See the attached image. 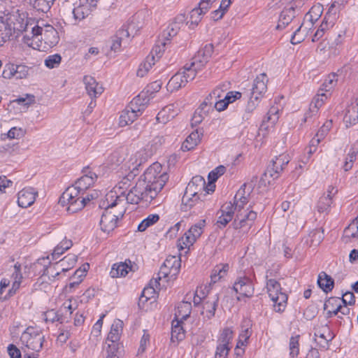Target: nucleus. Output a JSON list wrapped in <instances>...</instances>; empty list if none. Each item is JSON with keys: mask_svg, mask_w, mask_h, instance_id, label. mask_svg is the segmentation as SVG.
<instances>
[{"mask_svg": "<svg viewBox=\"0 0 358 358\" xmlns=\"http://www.w3.org/2000/svg\"><path fill=\"white\" fill-rule=\"evenodd\" d=\"M97 176L94 173L89 172L77 180L73 185L80 192H84L92 185Z\"/></svg>", "mask_w": 358, "mask_h": 358, "instance_id": "26", "label": "nucleus"}, {"mask_svg": "<svg viewBox=\"0 0 358 358\" xmlns=\"http://www.w3.org/2000/svg\"><path fill=\"white\" fill-rule=\"evenodd\" d=\"M250 327L251 325L249 324V322H248L245 326L244 324L242 326L243 330L239 335L240 343H241V345H245L248 339L252 335V330Z\"/></svg>", "mask_w": 358, "mask_h": 358, "instance_id": "56", "label": "nucleus"}, {"mask_svg": "<svg viewBox=\"0 0 358 358\" xmlns=\"http://www.w3.org/2000/svg\"><path fill=\"white\" fill-rule=\"evenodd\" d=\"M56 29L52 26H48L43 32V39L45 43L50 45H55L58 43V35Z\"/></svg>", "mask_w": 358, "mask_h": 358, "instance_id": "38", "label": "nucleus"}, {"mask_svg": "<svg viewBox=\"0 0 358 358\" xmlns=\"http://www.w3.org/2000/svg\"><path fill=\"white\" fill-rule=\"evenodd\" d=\"M346 2H347V0H336L334 3H332L331 5V6L329 8L328 12L327 13L325 17H324V20H322V22L321 23L320 26L319 27V28L317 29V30L316 31V32L315 33V34L313 35V36L312 38L313 42H316L320 38H321L324 36L325 31L328 29L329 24H328V22H327V15L329 13L331 12L332 9L336 6V3L343 4L344 3H346Z\"/></svg>", "mask_w": 358, "mask_h": 358, "instance_id": "24", "label": "nucleus"}, {"mask_svg": "<svg viewBox=\"0 0 358 358\" xmlns=\"http://www.w3.org/2000/svg\"><path fill=\"white\" fill-rule=\"evenodd\" d=\"M358 121V106H351L346 109L344 116V122L346 127H350L355 124Z\"/></svg>", "mask_w": 358, "mask_h": 358, "instance_id": "35", "label": "nucleus"}, {"mask_svg": "<svg viewBox=\"0 0 358 358\" xmlns=\"http://www.w3.org/2000/svg\"><path fill=\"white\" fill-rule=\"evenodd\" d=\"M317 285L325 293H328L333 289L334 280L330 275L322 271L318 275Z\"/></svg>", "mask_w": 358, "mask_h": 358, "instance_id": "31", "label": "nucleus"}, {"mask_svg": "<svg viewBox=\"0 0 358 358\" xmlns=\"http://www.w3.org/2000/svg\"><path fill=\"white\" fill-rule=\"evenodd\" d=\"M332 204V199L328 196H321L317 203V210L323 213L329 210Z\"/></svg>", "mask_w": 358, "mask_h": 358, "instance_id": "53", "label": "nucleus"}, {"mask_svg": "<svg viewBox=\"0 0 358 358\" xmlns=\"http://www.w3.org/2000/svg\"><path fill=\"white\" fill-rule=\"evenodd\" d=\"M162 167L160 163L156 162L152 163L144 172V173L139 178L142 181L149 185L150 189H155L157 185V194L162 189L163 187L168 180V176L166 173H161Z\"/></svg>", "mask_w": 358, "mask_h": 358, "instance_id": "3", "label": "nucleus"}, {"mask_svg": "<svg viewBox=\"0 0 358 358\" xmlns=\"http://www.w3.org/2000/svg\"><path fill=\"white\" fill-rule=\"evenodd\" d=\"M138 15H134L131 19L129 21L127 28L124 27L119 29L120 31H127L128 32V38L130 36V35H134L136 34L138 31L141 27V26H138L136 22L138 20Z\"/></svg>", "mask_w": 358, "mask_h": 358, "instance_id": "45", "label": "nucleus"}, {"mask_svg": "<svg viewBox=\"0 0 358 358\" xmlns=\"http://www.w3.org/2000/svg\"><path fill=\"white\" fill-rule=\"evenodd\" d=\"M122 346L119 343H108L106 358H120L122 355Z\"/></svg>", "mask_w": 358, "mask_h": 358, "instance_id": "42", "label": "nucleus"}, {"mask_svg": "<svg viewBox=\"0 0 358 358\" xmlns=\"http://www.w3.org/2000/svg\"><path fill=\"white\" fill-rule=\"evenodd\" d=\"M267 83L268 78L266 73H261L256 77L250 93V96L245 108L246 112L252 113L255 109L259 99L267 90Z\"/></svg>", "mask_w": 358, "mask_h": 358, "instance_id": "4", "label": "nucleus"}, {"mask_svg": "<svg viewBox=\"0 0 358 358\" xmlns=\"http://www.w3.org/2000/svg\"><path fill=\"white\" fill-rule=\"evenodd\" d=\"M171 261L173 265L170 268L169 272V281L176 280L179 273V257L176 256H171Z\"/></svg>", "mask_w": 358, "mask_h": 358, "instance_id": "51", "label": "nucleus"}, {"mask_svg": "<svg viewBox=\"0 0 358 358\" xmlns=\"http://www.w3.org/2000/svg\"><path fill=\"white\" fill-rule=\"evenodd\" d=\"M233 338V331L229 328H225L223 329L219 341L221 344H225L229 345Z\"/></svg>", "mask_w": 358, "mask_h": 358, "instance_id": "63", "label": "nucleus"}, {"mask_svg": "<svg viewBox=\"0 0 358 358\" xmlns=\"http://www.w3.org/2000/svg\"><path fill=\"white\" fill-rule=\"evenodd\" d=\"M257 215L255 211L248 210V209L242 213H237L232 225L236 229L243 227L250 228L257 219Z\"/></svg>", "mask_w": 358, "mask_h": 358, "instance_id": "16", "label": "nucleus"}, {"mask_svg": "<svg viewBox=\"0 0 358 358\" xmlns=\"http://www.w3.org/2000/svg\"><path fill=\"white\" fill-rule=\"evenodd\" d=\"M146 185L144 181L138 178L136 185L132 187L129 192L125 195L124 192H122L120 196L125 197L127 201L131 204H138L141 201L150 203L157 196V189L159 185L152 188Z\"/></svg>", "mask_w": 358, "mask_h": 358, "instance_id": "2", "label": "nucleus"}, {"mask_svg": "<svg viewBox=\"0 0 358 358\" xmlns=\"http://www.w3.org/2000/svg\"><path fill=\"white\" fill-rule=\"evenodd\" d=\"M230 348L225 344L220 343L216 350L215 358H226L228 355Z\"/></svg>", "mask_w": 358, "mask_h": 358, "instance_id": "64", "label": "nucleus"}, {"mask_svg": "<svg viewBox=\"0 0 358 358\" xmlns=\"http://www.w3.org/2000/svg\"><path fill=\"white\" fill-rule=\"evenodd\" d=\"M145 109V103L137 96L122 111L119 119V125L125 127L134 122L142 114Z\"/></svg>", "mask_w": 358, "mask_h": 358, "instance_id": "8", "label": "nucleus"}, {"mask_svg": "<svg viewBox=\"0 0 358 358\" xmlns=\"http://www.w3.org/2000/svg\"><path fill=\"white\" fill-rule=\"evenodd\" d=\"M155 63V56H148L144 62L141 64L137 71V76L139 77H143Z\"/></svg>", "mask_w": 358, "mask_h": 358, "instance_id": "43", "label": "nucleus"}, {"mask_svg": "<svg viewBox=\"0 0 358 358\" xmlns=\"http://www.w3.org/2000/svg\"><path fill=\"white\" fill-rule=\"evenodd\" d=\"M122 330V322L120 320L115 321L111 326V329L108 335L106 342L118 343Z\"/></svg>", "mask_w": 358, "mask_h": 358, "instance_id": "32", "label": "nucleus"}, {"mask_svg": "<svg viewBox=\"0 0 358 358\" xmlns=\"http://www.w3.org/2000/svg\"><path fill=\"white\" fill-rule=\"evenodd\" d=\"M73 245V243L71 240L64 239L59 243L54 249L52 253L53 259H57L62 255L65 251L70 249Z\"/></svg>", "mask_w": 358, "mask_h": 358, "instance_id": "41", "label": "nucleus"}, {"mask_svg": "<svg viewBox=\"0 0 358 358\" xmlns=\"http://www.w3.org/2000/svg\"><path fill=\"white\" fill-rule=\"evenodd\" d=\"M233 290L244 297L250 298L255 292L254 285L249 277H238L233 285Z\"/></svg>", "mask_w": 358, "mask_h": 358, "instance_id": "14", "label": "nucleus"}, {"mask_svg": "<svg viewBox=\"0 0 358 358\" xmlns=\"http://www.w3.org/2000/svg\"><path fill=\"white\" fill-rule=\"evenodd\" d=\"M80 194L73 185L69 187L60 196L59 203L63 206H68L66 210L69 213H75L84 208L85 199H81Z\"/></svg>", "mask_w": 358, "mask_h": 358, "instance_id": "7", "label": "nucleus"}, {"mask_svg": "<svg viewBox=\"0 0 358 358\" xmlns=\"http://www.w3.org/2000/svg\"><path fill=\"white\" fill-rule=\"evenodd\" d=\"M323 12V6L320 3L314 5L306 14L305 18L308 19L312 24L321 17Z\"/></svg>", "mask_w": 358, "mask_h": 358, "instance_id": "40", "label": "nucleus"}, {"mask_svg": "<svg viewBox=\"0 0 358 358\" xmlns=\"http://www.w3.org/2000/svg\"><path fill=\"white\" fill-rule=\"evenodd\" d=\"M17 203L22 208H27L32 205L36 199L37 192L34 188H24L18 192Z\"/></svg>", "mask_w": 358, "mask_h": 358, "instance_id": "20", "label": "nucleus"}, {"mask_svg": "<svg viewBox=\"0 0 358 358\" xmlns=\"http://www.w3.org/2000/svg\"><path fill=\"white\" fill-rule=\"evenodd\" d=\"M302 6V3L299 2V4L296 2L294 3V6H285L283 10L281 11L276 29H282L285 28L300 13V8Z\"/></svg>", "mask_w": 358, "mask_h": 358, "instance_id": "12", "label": "nucleus"}, {"mask_svg": "<svg viewBox=\"0 0 358 358\" xmlns=\"http://www.w3.org/2000/svg\"><path fill=\"white\" fill-rule=\"evenodd\" d=\"M159 220V216L157 214L150 215L148 217L144 219L138 226V231H144L150 226L154 224Z\"/></svg>", "mask_w": 358, "mask_h": 358, "instance_id": "48", "label": "nucleus"}, {"mask_svg": "<svg viewBox=\"0 0 358 358\" xmlns=\"http://www.w3.org/2000/svg\"><path fill=\"white\" fill-rule=\"evenodd\" d=\"M346 236L358 238V222L353 221L344 230Z\"/></svg>", "mask_w": 358, "mask_h": 358, "instance_id": "62", "label": "nucleus"}, {"mask_svg": "<svg viewBox=\"0 0 358 358\" xmlns=\"http://www.w3.org/2000/svg\"><path fill=\"white\" fill-rule=\"evenodd\" d=\"M77 308L78 305L76 304L73 306L72 300L70 299L69 301L64 302L57 312L51 310L48 311L47 314L54 315L53 317L50 319L52 322L55 321H58L60 323L68 322L71 317L72 313Z\"/></svg>", "mask_w": 358, "mask_h": 358, "instance_id": "13", "label": "nucleus"}, {"mask_svg": "<svg viewBox=\"0 0 358 358\" xmlns=\"http://www.w3.org/2000/svg\"><path fill=\"white\" fill-rule=\"evenodd\" d=\"M203 133L199 129L193 131L189 134L180 145V150L183 152L193 150L201 141Z\"/></svg>", "mask_w": 358, "mask_h": 358, "instance_id": "22", "label": "nucleus"}, {"mask_svg": "<svg viewBox=\"0 0 358 358\" xmlns=\"http://www.w3.org/2000/svg\"><path fill=\"white\" fill-rule=\"evenodd\" d=\"M122 43L124 45L129 43L128 32L127 31H117L115 36L112 38V45L110 50L114 52H118L121 49Z\"/></svg>", "mask_w": 358, "mask_h": 358, "instance_id": "29", "label": "nucleus"}, {"mask_svg": "<svg viewBox=\"0 0 358 358\" xmlns=\"http://www.w3.org/2000/svg\"><path fill=\"white\" fill-rule=\"evenodd\" d=\"M337 75L335 73L329 75L322 85L321 91L329 92L333 89L337 83Z\"/></svg>", "mask_w": 358, "mask_h": 358, "instance_id": "52", "label": "nucleus"}, {"mask_svg": "<svg viewBox=\"0 0 358 358\" xmlns=\"http://www.w3.org/2000/svg\"><path fill=\"white\" fill-rule=\"evenodd\" d=\"M166 45V42L162 41L159 38L157 41V44L152 48V50L148 56H155V58L157 57V60H158L162 56ZM155 60L156 61L155 59Z\"/></svg>", "mask_w": 358, "mask_h": 358, "instance_id": "50", "label": "nucleus"}, {"mask_svg": "<svg viewBox=\"0 0 358 358\" xmlns=\"http://www.w3.org/2000/svg\"><path fill=\"white\" fill-rule=\"evenodd\" d=\"M153 155L152 151L145 147L133 155L124 166L128 169H132L138 171V167L148 161Z\"/></svg>", "mask_w": 358, "mask_h": 358, "instance_id": "17", "label": "nucleus"}, {"mask_svg": "<svg viewBox=\"0 0 358 358\" xmlns=\"http://www.w3.org/2000/svg\"><path fill=\"white\" fill-rule=\"evenodd\" d=\"M77 259L78 257L76 255L69 254L59 262H57L54 268L55 270L61 268L62 271L66 272L74 266L77 262Z\"/></svg>", "mask_w": 358, "mask_h": 358, "instance_id": "30", "label": "nucleus"}, {"mask_svg": "<svg viewBox=\"0 0 358 358\" xmlns=\"http://www.w3.org/2000/svg\"><path fill=\"white\" fill-rule=\"evenodd\" d=\"M214 99L211 95L208 94L200 104L199 108L203 111V114H208L209 113L214 111Z\"/></svg>", "mask_w": 358, "mask_h": 358, "instance_id": "49", "label": "nucleus"}, {"mask_svg": "<svg viewBox=\"0 0 358 358\" xmlns=\"http://www.w3.org/2000/svg\"><path fill=\"white\" fill-rule=\"evenodd\" d=\"M327 98V95L323 92L317 94L310 104V110L314 111L315 108V111H317V110L322 106Z\"/></svg>", "mask_w": 358, "mask_h": 358, "instance_id": "60", "label": "nucleus"}, {"mask_svg": "<svg viewBox=\"0 0 358 358\" xmlns=\"http://www.w3.org/2000/svg\"><path fill=\"white\" fill-rule=\"evenodd\" d=\"M203 14L199 8H193L190 12V20L187 22L190 29H194L201 21V15Z\"/></svg>", "mask_w": 358, "mask_h": 358, "instance_id": "47", "label": "nucleus"}, {"mask_svg": "<svg viewBox=\"0 0 358 358\" xmlns=\"http://www.w3.org/2000/svg\"><path fill=\"white\" fill-rule=\"evenodd\" d=\"M33 7L38 11L48 12L50 8V4L46 0H31Z\"/></svg>", "mask_w": 358, "mask_h": 358, "instance_id": "59", "label": "nucleus"}, {"mask_svg": "<svg viewBox=\"0 0 358 358\" xmlns=\"http://www.w3.org/2000/svg\"><path fill=\"white\" fill-rule=\"evenodd\" d=\"M206 181L201 176H196L187 184L182 198V203L185 207L194 206V201L199 199V193L205 189Z\"/></svg>", "mask_w": 358, "mask_h": 358, "instance_id": "5", "label": "nucleus"}, {"mask_svg": "<svg viewBox=\"0 0 358 358\" xmlns=\"http://www.w3.org/2000/svg\"><path fill=\"white\" fill-rule=\"evenodd\" d=\"M206 226V220H201L197 223L191 227V228L185 232L184 236L180 238V251L187 249L185 253L187 254L191 246L194 245L196 239L201 236Z\"/></svg>", "mask_w": 358, "mask_h": 358, "instance_id": "10", "label": "nucleus"}, {"mask_svg": "<svg viewBox=\"0 0 358 358\" xmlns=\"http://www.w3.org/2000/svg\"><path fill=\"white\" fill-rule=\"evenodd\" d=\"M62 57L59 54L48 56L45 60V66L49 69H54L59 65Z\"/></svg>", "mask_w": 358, "mask_h": 358, "instance_id": "57", "label": "nucleus"}, {"mask_svg": "<svg viewBox=\"0 0 358 358\" xmlns=\"http://www.w3.org/2000/svg\"><path fill=\"white\" fill-rule=\"evenodd\" d=\"M22 339L25 341L27 348L36 352L41 350L45 340L44 336L38 331H33L32 332L24 331Z\"/></svg>", "mask_w": 358, "mask_h": 358, "instance_id": "18", "label": "nucleus"}, {"mask_svg": "<svg viewBox=\"0 0 358 358\" xmlns=\"http://www.w3.org/2000/svg\"><path fill=\"white\" fill-rule=\"evenodd\" d=\"M164 143V138L162 136H157L145 146L150 151H152V154L159 148Z\"/></svg>", "mask_w": 358, "mask_h": 358, "instance_id": "54", "label": "nucleus"}, {"mask_svg": "<svg viewBox=\"0 0 358 358\" xmlns=\"http://www.w3.org/2000/svg\"><path fill=\"white\" fill-rule=\"evenodd\" d=\"M16 20L19 21V26H16V24L13 21L10 22V19L7 20L6 22L0 21V45H2L3 43L10 39L13 32L16 31L22 32L27 30V23L24 24V19L20 17V16Z\"/></svg>", "mask_w": 358, "mask_h": 358, "instance_id": "9", "label": "nucleus"}, {"mask_svg": "<svg viewBox=\"0 0 358 358\" xmlns=\"http://www.w3.org/2000/svg\"><path fill=\"white\" fill-rule=\"evenodd\" d=\"M214 50V47L212 43L206 44L202 49L198 51L197 57L199 59V64H197L199 67L206 64L210 58Z\"/></svg>", "mask_w": 358, "mask_h": 358, "instance_id": "34", "label": "nucleus"}, {"mask_svg": "<svg viewBox=\"0 0 358 358\" xmlns=\"http://www.w3.org/2000/svg\"><path fill=\"white\" fill-rule=\"evenodd\" d=\"M195 62H192L189 65L185 64L182 67V71L180 74L182 76L180 77V88L185 86V85L190 80H192L196 74V70L199 68V66H196Z\"/></svg>", "mask_w": 358, "mask_h": 358, "instance_id": "23", "label": "nucleus"}, {"mask_svg": "<svg viewBox=\"0 0 358 358\" xmlns=\"http://www.w3.org/2000/svg\"><path fill=\"white\" fill-rule=\"evenodd\" d=\"M178 31L179 24L176 22H172L162 31L159 38L168 43L173 37L177 36Z\"/></svg>", "mask_w": 358, "mask_h": 358, "instance_id": "33", "label": "nucleus"}, {"mask_svg": "<svg viewBox=\"0 0 358 358\" xmlns=\"http://www.w3.org/2000/svg\"><path fill=\"white\" fill-rule=\"evenodd\" d=\"M173 264L171 261V256L168 257L164 264L160 267V269L157 274L156 277H160L161 281H162V287H165L164 282H168L169 281V272L171 266H172Z\"/></svg>", "mask_w": 358, "mask_h": 358, "instance_id": "36", "label": "nucleus"}, {"mask_svg": "<svg viewBox=\"0 0 358 358\" xmlns=\"http://www.w3.org/2000/svg\"><path fill=\"white\" fill-rule=\"evenodd\" d=\"M106 201L108 203L110 201L111 203L105 207L100 220V226L103 231L109 233L116 228L118 220L124 215V211L122 208L117 214L113 212V208L117 206L120 201H124V199H121V196H117L116 193L111 192L106 195Z\"/></svg>", "mask_w": 358, "mask_h": 358, "instance_id": "1", "label": "nucleus"}, {"mask_svg": "<svg viewBox=\"0 0 358 358\" xmlns=\"http://www.w3.org/2000/svg\"><path fill=\"white\" fill-rule=\"evenodd\" d=\"M266 289L270 299L274 303L275 311L283 312L287 306L288 296L282 292L280 284L275 279H268L266 281Z\"/></svg>", "mask_w": 358, "mask_h": 358, "instance_id": "6", "label": "nucleus"}, {"mask_svg": "<svg viewBox=\"0 0 358 358\" xmlns=\"http://www.w3.org/2000/svg\"><path fill=\"white\" fill-rule=\"evenodd\" d=\"M257 180V176H255L252 177L250 182L244 183L237 191L234 196V200H237L238 198H241V196H247V194L248 196H250L254 189Z\"/></svg>", "mask_w": 358, "mask_h": 358, "instance_id": "37", "label": "nucleus"}, {"mask_svg": "<svg viewBox=\"0 0 358 358\" xmlns=\"http://www.w3.org/2000/svg\"><path fill=\"white\" fill-rule=\"evenodd\" d=\"M83 82L85 85L87 92L92 99L96 98L103 92L102 86L99 85L94 78L90 76H84Z\"/></svg>", "mask_w": 358, "mask_h": 358, "instance_id": "21", "label": "nucleus"}, {"mask_svg": "<svg viewBox=\"0 0 358 358\" xmlns=\"http://www.w3.org/2000/svg\"><path fill=\"white\" fill-rule=\"evenodd\" d=\"M289 161L290 158L288 155L282 154L275 157L271 162V164L267 167L264 176L265 177L268 176L273 180L278 178Z\"/></svg>", "mask_w": 358, "mask_h": 358, "instance_id": "11", "label": "nucleus"}, {"mask_svg": "<svg viewBox=\"0 0 358 358\" xmlns=\"http://www.w3.org/2000/svg\"><path fill=\"white\" fill-rule=\"evenodd\" d=\"M340 297H330L326 300L324 304V310H327L329 306H336V308L334 310H327V318H330L334 315H337L338 313L341 315H348L350 313V308L345 305H341L339 303Z\"/></svg>", "mask_w": 358, "mask_h": 358, "instance_id": "19", "label": "nucleus"}, {"mask_svg": "<svg viewBox=\"0 0 358 358\" xmlns=\"http://www.w3.org/2000/svg\"><path fill=\"white\" fill-rule=\"evenodd\" d=\"M192 311V304L191 303L185 301H182L180 302V315H182V317L180 318V332H185L183 327L182 326V320H186L187 318L190 315Z\"/></svg>", "mask_w": 358, "mask_h": 358, "instance_id": "46", "label": "nucleus"}, {"mask_svg": "<svg viewBox=\"0 0 358 358\" xmlns=\"http://www.w3.org/2000/svg\"><path fill=\"white\" fill-rule=\"evenodd\" d=\"M15 77L16 79H24L26 78L29 74V68L25 65H15Z\"/></svg>", "mask_w": 358, "mask_h": 358, "instance_id": "58", "label": "nucleus"}, {"mask_svg": "<svg viewBox=\"0 0 358 358\" xmlns=\"http://www.w3.org/2000/svg\"><path fill=\"white\" fill-rule=\"evenodd\" d=\"M299 336H292L289 340V355L292 357H296L299 353Z\"/></svg>", "mask_w": 358, "mask_h": 358, "instance_id": "61", "label": "nucleus"}, {"mask_svg": "<svg viewBox=\"0 0 358 358\" xmlns=\"http://www.w3.org/2000/svg\"><path fill=\"white\" fill-rule=\"evenodd\" d=\"M129 170V173L124 176L119 182L120 189H127L131 185V182L134 180L136 176L138 174V170H133L132 169Z\"/></svg>", "mask_w": 358, "mask_h": 358, "instance_id": "44", "label": "nucleus"}, {"mask_svg": "<svg viewBox=\"0 0 358 358\" xmlns=\"http://www.w3.org/2000/svg\"><path fill=\"white\" fill-rule=\"evenodd\" d=\"M96 8H92L90 4L80 1L79 6L73 8L71 13L76 21H81L87 17Z\"/></svg>", "mask_w": 358, "mask_h": 358, "instance_id": "25", "label": "nucleus"}, {"mask_svg": "<svg viewBox=\"0 0 358 358\" xmlns=\"http://www.w3.org/2000/svg\"><path fill=\"white\" fill-rule=\"evenodd\" d=\"M226 170L227 169L224 166H218L208 173V180L211 182H216L217 179L226 172Z\"/></svg>", "mask_w": 358, "mask_h": 358, "instance_id": "55", "label": "nucleus"}, {"mask_svg": "<svg viewBox=\"0 0 358 358\" xmlns=\"http://www.w3.org/2000/svg\"><path fill=\"white\" fill-rule=\"evenodd\" d=\"M160 281V277L153 278L150 280L148 286L145 287L143 289L138 303V306L140 309L143 308L141 304L144 305L149 299L155 298L157 294L156 289H160L162 285Z\"/></svg>", "mask_w": 358, "mask_h": 358, "instance_id": "15", "label": "nucleus"}, {"mask_svg": "<svg viewBox=\"0 0 358 358\" xmlns=\"http://www.w3.org/2000/svg\"><path fill=\"white\" fill-rule=\"evenodd\" d=\"M219 299V294H216L214 296L208 297L203 303V308L206 311V315L204 317H206L208 320H210L215 316V310L218 306Z\"/></svg>", "mask_w": 358, "mask_h": 358, "instance_id": "27", "label": "nucleus"}, {"mask_svg": "<svg viewBox=\"0 0 358 358\" xmlns=\"http://www.w3.org/2000/svg\"><path fill=\"white\" fill-rule=\"evenodd\" d=\"M179 319L177 313L175 314L174 319L171 323V335L170 345L173 347H178L179 342Z\"/></svg>", "mask_w": 358, "mask_h": 358, "instance_id": "39", "label": "nucleus"}, {"mask_svg": "<svg viewBox=\"0 0 358 358\" xmlns=\"http://www.w3.org/2000/svg\"><path fill=\"white\" fill-rule=\"evenodd\" d=\"M131 262L129 260V264L120 262V264H114L110 271V275L113 278H119L125 276L129 271H132Z\"/></svg>", "mask_w": 358, "mask_h": 358, "instance_id": "28", "label": "nucleus"}]
</instances>
